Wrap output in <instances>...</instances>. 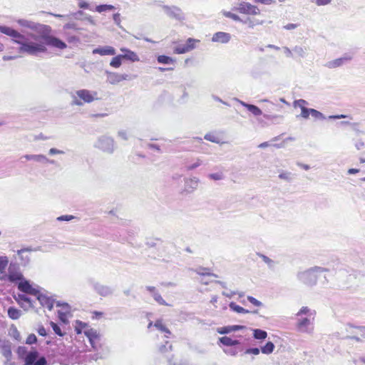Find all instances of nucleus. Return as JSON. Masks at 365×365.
Listing matches in <instances>:
<instances>
[{
	"label": "nucleus",
	"instance_id": "29",
	"mask_svg": "<svg viewBox=\"0 0 365 365\" xmlns=\"http://www.w3.org/2000/svg\"><path fill=\"white\" fill-rule=\"evenodd\" d=\"M241 23H242L244 24H247L249 28L253 29L257 25L263 24L264 21L255 20V19L248 17V18H246L245 20L242 19Z\"/></svg>",
	"mask_w": 365,
	"mask_h": 365
},
{
	"label": "nucleus",
	"instance_id": "58",
	"mask_svg": "<svg viewBox=\"0 0 365 365\" xmlns=\"http://www.w3.org/2000/svg\"><path fill=\"white\" fill-rule=\"evenodd\" d=\"M230 326L223 327L217 329V332L220 334H229L232 332L231 330H230Z\"/></svg>",
	"mask_w": 365,
	"mask_h": 365
},
{
	"label": "nucleus",
	"instance_id": "39",
	"mask_svg": "<svg viewBox=\"0 0 365 365\" xmlns=\"http://www.w3.org/2000/svg\"><path fill=\"white\" fill-rule=\"evenodd\" d=\"M293 51L298 56L301 58H304L306 56L307 49L306 48L302 47L300 46H296L293 48Z\"/></svg>",
	"mask_w": 365,
	"mask_h": 365
},
{
	"label": "nucleus",
	"instance_id": "63",
	"mask_svg": "<svg viewBox=\"0 0 365 365\" xmlns=\"http://www.w3.org/2000/svg\"><path fill=\"white\" fill-rule=\"evenodd\" d=\"M113 21L114 23L118 26H120V15L119 13H116V14H114L113 15Z\"/></svg>",
	"mask_w": 365,
	"mask_h": 365
},
{
	"label": "nucleus",
	"instance_id": "61",
	"mask_svg": "<svg viewBox=\"0 0 365 365\" xmlns=\"http://www.w3.org/2000/svg\"><path fill=\"white\" fill-rule=\"evenodd\" d=\"M74 216L73 215H61V216H59L57 217V220L58 221H70L73 219H74Z\"/></svg>",
	"mask_w": 365,
	"mask_h": 365
},
{
	"label": "nucleus",
	"instance_id": "44",
	"mask_svg": "<svg viewBox=\"0 0 365 365\" xmlns=\"http://www.w3.org/2000/svg\"><path fill=\"white\" fill-rule=\"evenodd\" d=\"M8 264V259L6 257H0V274L4 272L6 267Z\"/></svg>",
	"mask_w": 365,
	"mask_h": 365
},
{
	"label": "nucleus",
	"instance_id": "4",
	"mask_svg": "<svg viewBox=\"0 0 365 365\" xmlns=\"http://www.w3.org/2000/svg\"><path fill=\"white\" fill-rule=\"evenodd\" d=\"M329 271L327 268L315 266L307 270L298 272L297 278L304 284L312 287L317 284L318 274Z\"/></svg>",
	"mask_w": 365,
	"mask_h": 365
},
{
	"label": "nucleus",
	"instance_id": "53",
	"mask_svg": "<svg viewBox=\"0 0 365 365\" xmlns=\"http://www.w3.org/2000/svg\"><path fill=\"white\" fill-rule=\"evenodd\" d=\"M261 349L255 347V348H248L247 349L244 354H252V355H258L260 353Z\"/></svg>",
	"mask_w": 365,
	"mask_h": 365
},
{
	"label": "nucleus",
	"instance_id": "57",
	"mask_svg": "<svg viewBox=\"0 0 365 365\" xmlns=\"http://www.w3.org/2000/svg\"><path fill=\"white\" fill-rule=\"evenodd\" d=\"M247 300L256 307H260L262 305V303L260 301L257 300L253 297L248 296Z\"/></svg>",
	"mask_w": 365,
	"mask_h": 365
},
{
	"label": "nucleus",
	"instance_id": "23",
	"mask_svg": "<svg viewBox=\"0 0 365 365\" xmlns=\"http://www.w3.org/2000/svg\"><path fill=\"white\" fill-rule=\"evenodd\" d=\"M2 354L6 358L7 360H9L11 356V343L9 341H4L1 345Z\"/></svg>",
	"mask_w": 365,
	"mask_h": 365
},
{
	"label": "nucleus",
	"instance_id": "27",
	"mask_svg": "<svg viewBox=\"0 0 365 365\" xmlns=\"http://www.w3.org/2000/svg\"><path fill=\"white\" fill-rule=\"evenodd\" d=\"M242 104L255 116H259L262 113L261 109L255 105L249 104L247 103H242Z\"/></svg>",
	"mask_w": 365,
	"mask_h": 365
},
{
	"label": "nucleus",
	"instance_id": "52",
	"mask_svg": "<svg viewBox=\"0 0 365 365\" xmlns=\"http://www.w3.org/2000/svg\"><path fill=\"white\" fill-rule=\"evenodd\" d=\"M51 326L53 331L55 332V334H56L57 335H58L60 336H63L64 334L62 332L60 327L57 324L51 322Z\"/></svg>",
	"mask_w": 365,
	"mask_h": 365
},
{
	"label": "nucleus",
	"instance_id": "18",
	"mask_svg": "<svg viewBox=\"0 0 365 365\" xmlns=\"http://www.w3.org/2000/svg\"><path fill=\"white\" fill-rule=\"evenodd\" d=\"M93 54H99L101 56H113L116 53L115 49L110 46L98 47L93 50Z\"/></svg>",
	"mask_w": 365,
	"mask_h": 365
},
{
	"label": "nucleus",
	"instance_id": "14",
	"mask_svg": "<svg viewBox=\"0 0 365 365\" xmlns=\"http://www.w3.org/2000/svg\"><path fill=\"white\" fill-rule=\"evenodd\" d=\"M95 291L102 297H108L113 293V289L109 286L101 284L98 282L93 284Z\"/></svg>",
	"mask_w": 365,
	"mask_h": 365
},
{
	"label": "nucleus",
	"instance_id": "7",
	"mask_svg": "<svg viewBox=\"0 0 365 365\" xmlns=\"http://www.w3.org/2000/svg\"><path fill=\"white\" fill-rule=\"evenodd\" d=\"M94 146L102 151L113 153L115 150L114 140L108 136L103 135L98 138Z\"/></svg>",
	"mask_w": 365,
	"mask_h": 365
},
{
	"label": "nucleus",
	"instance_id": "25",
	"mask_svg": "<svg viewBox=\"0 0 365 365\" xmlns=\"http://www.w3.org/2000/svg\"><path fill=\"white\" fill-rule=\"evenodd\" d=\"M32 250H33L31 248L27 247V248H24V249H21V250H19L17 251V255L19 256L21 259L23 261L22 264H24V265L27 264L30 261L29 257L27 255H24V254L26 252H31Z\"/></svg>",
	"mask_w": 365,
	"mask_h": 365
},
{
	"label": "nucleus",
	"instance_id": "46",
	"mask_svg": "<svg viewBox=\"0 0 365 365\" xmlns=\"http://www.w3.org/2000/svg\"><path fill=\"white\" fill-rule=\"evenodd\" d=\"M68 29H73L74 31H79L81 30V28L78 27L77 24L71 21L66 24L63 26V30H68Z\"/></svg>",
	"mask_w": 365,
	"mask_h": 365
},
{
	"label": "nucleus",
	"instance_id": "15",
	"mask_svg": "<svg viewBox=\"0 0 365 365\" xmlns=\"http://www.w3.org/2000/svg\"><path fill=\"white\" fill-rule=\"evenodd\" d=\"M231 39V35L229 33L218 31L213 34L212 37V42L227 43Z\"/></svg>",
	"mask_w": 365,
	"mask_h": 365
},
{
	"label": "nucleus",
	"instance_id": "59",
	"mask_svg": "<svg viewBox=\"0 0 365 365\" xmlns=\"http://www.w3.org/2000/svg\"><path fill=\"white\" fill-rule=\"evenodd\" d=\"M70 17L73 16L76 20H82L83 19L81 18L83 15H84V12L83 11H78L75 13H71L69 14Z\"/></svg>",
	"mask_w": 365,
	"mask_h": 365
},
{
	"label": "nucleus",
	"instance_id": "48",
	"mask_svg": "<svg viewBox=\"0 0 365 365\" xmlns=\"http://www.w3.org/2000/svg\"><path fill=\"white\" fill-rule=\"evenodd\" d=\"M292 174L290 172H283L279 175V178L282 180H284L287 182H290L292 180Z\"/></svg>",
	"mask_w": 365,
	"mask_h": 365
},
{
	"label": "nucleus",
	"instance_id": "47",
	"mask_svg": "<svg viewBox=\"0 0 365 365\" xmlns=\"http://www.w3.org/2000/svg\"><path fill=\"white\" fill-rule=\"evenodd\" d=\"M262 74H264V72L257 68H253L251 71L252 77L255 79L259 78Z\"/></svg>",
	"mask_w": 365,
	"mask_h": 365
},
{
	"label": "nucleus",
	"instance_id": "30",
	"mask_svg": "<svg viewBox=\"0 0 365 365\" xmlns=\"http://www.w3.org/2000/svg\"><path fill=\"white\" fill-rule=\"evenodd\" d=\"M253 331V337L255 339L263 340L265 339L267 336V333L266 331L260 329H254Z\"/></svg>",
	"mask_w": 365,
	"mask_h": 365
},
{
	"label": "nucleus",
	"instance_id": "2",
	"mask_svg": "<svg viewBox=\"0 0 365 365\" xmlns=\"http://www.w3.org/2000/svg\"><path fill=\"white\" fill-rule=\"evenodd\" d=\"M19 26L22 28L28 29L34 33L24 34L29 41L39 42L46 31L48 30L49 26L42 24L27 19H18L15 21Z\"/></svg>",
	"mask_w": 365,
	"mask_h": 365
},
{
	"label": "nucleus",
	"instance_id": "1",
	"mask_svg": "<svg viewBox=\"0 0 365 365\" xmlns=\"http://www.w3.org/2000/svg\"><path fill=\"white\" fill-rule=\"evenodd\" d=\"M0 32L10 36L12 41L19 44V52L31 56H36L39 53H44L46 48L43 44L29 41L23 34L6 26H0Z\"/></svg>",
	"mask_w": 365,
	"mask_h": 365
},
{
	"label": "nucleus",
	"instance_id": "16",
	"mask_svg": "<svg viewBox=\"0 0 365 365\" xmlns=\"http://www.w3.org/2000/svg\"><path fill=\"white\" fill-rule=\"evenodd\" d=\"M351 58H351V56H346H346H344L343 57L334 59L333 61H328L325 64V66L329 68H337V67H339V66H342L346 62H347L349 61H351Z\"/></svg>",
	"mask_w": 365,
	"mask_h": 365
},
{
	"label": "nucleus",
	"instance_id": "36",
	"mask_svg": "<svg viewBox=\"0 0 365 365\" xmlns=\"http://www.w3.org/2000/svg\"><path fill=\"white\" fill-rule=\"evenodd\" d=\"M123 56L118 55L112 58L110 65L114 68H119L122 64Z\"/></svg>",
	"mask_w": 365,
	"mask_h": 365
},
{
	"label": "nucleus",
	"instance_id": "19",
	"mask_svg": "<svg viewBox=\"0 0 365 365\" xmlns=\"http://www.w3.org/2000/svg\"><path fill=\"white\" fill-rule=\"evenodd\" d=\"M120 51L123 53V54H120L123 56V59H126L130 61L131 62H136L140 61L138 56L134 51L125 48H121Z\"/></svg>",
	"mask_w": 365,
	"mask_h": 365
},
{
	"label": "nucleus",
	"instance_id": "11",
	"mask_svg": "<svg viewBox=\"0 0 365 365\" xmlns=\"http://www.w3.org/2000/svg\"><path fill=\"white\" fill-rule=\"evenodd\" d=\"M200 41L195 38H189L185 43L178 45L174 48V53L177 54H182L193 50L196 46L195 43Z\"/></svg>",
	"mask_w": 365,
	"mask_h": 365
},
{
	"label": "nucleus",
	"instance_id": "41",
	"mask_svg": "<svg viewBox=\"0 0 365 365\" xmlns=\"http://www.w3.org/2000/svg\"><path fill=\"white\" fill-rule=\"evenodd\" d=\"M222 13L224 16H225L227 18H230L235 21L241 22V21H242V19L238 15L233 14L230 11H222Z\"/></svg>",
	"mask_w": 365,
	"mask_h": 365
},
{
	"label": "nucleus",
	"instance_id": "50",
	"mask_svg": "<svg viewBox=\"0 0 365 365\" xmlns=\"http://www.w3.org/2000/svg\"><path fill=\"white\" fill-rule=\"evenodd\" d=\"M311 112V115L316 118V119H325V117L324 115L319 111L315 110V109H312L309 110Z\"/></svg>",
	"mask_w": 365,
	"mask_h": 365
},
{
	"label": "nucleus",
	"instance_id": "3",
	"mask_svg": "<svg viewBox=\"0 0 365 365\" xmlns=\"http://www.w3.org/2000/svg\"><path fill=\"white\" fill-rule=\"evenodd\" d=\"M17 354L24 360L23 365H48L47 359L43 356H40L35 349L28 351L26 346H20L17 349Z\"/></svg>",
	"mask_w": 365,
	"mask_h": 365
},
{
	"label": "nucleus",
	"instance_id": "31",
	"mask_svg": "<svg viewBox=\"0 0 365 365\" xmlns=\"http://www.w3.org/2000/svg\"><path fill=\"white\" fill-rule=\"evenodd\" d=\"M274 344L272 341H268L261 347V351L264 354H270L274 351Z\"/></svg>",
	"mask_w": 365,
	"mask_h": 365
},
{
	"label": "nucleus",
	"instance_id": "51",
	"mask_svg": "<svg viewBox=\"0 0 365 365\" xmlns=\"http://www.w3.org/2000/svg\"><path fill=\"white\" fill-rule=\"evenodd\" d=\"M86 326V324L84 322H82L81 321L77 320L76 321V326L75 327L76 332L79 334H81L82 329L85 328Z\"/></svg>",
	"mask_w": 365,
	"mask_h": 365
},
{
	"label": "nucleus",
	"instance_id": "40",
	"mask_svg": "<svg viewBox=\"0 0 365 365\" xmlns=\"http://www.w3.org/2000/svg\"><path fill=\"white\" fill-rule=\"evenodd\" d=\"M259 257L263 260V262L267 264L269 268L273 269L275 267L276 262L274 260L269 258L267 256L263 254H260Z\"/></svg>",
	"mask_w": 365,
	"mask_h": 365
},
{
	"label": "nucleus",
	"instance_id": "20",
	"mask_svg": "<svg viewBox=\"0 0 365 365\" xmlns=\"http://www.w3.org/2000/svg\"><path fill=\"white\" fill-rule=\"evenodd\" d=\"M130 79V76L128 74H118V73H110L108 76V80L111 83H118L123 80Z\"/></svg>",
	"mask_w": 365,
	"mask_h": 365
},
{
	"label": "nucleus",
	"instance_id": "26",
	"mask_svg": "<svg viewBox=\"0 0 365 365\" xmlns=\"http://www.w3.org/2000/svg\"><path fill=\"white\" fill-rule=\"evenodd\" d=\"M63 308H66V312L63 311H58V318L64 324H67L68 319H67V314H69L71 307L67 303H64L63 305Z\"/></svg>",
	"mask_w": 365,
	"mask_h": 365
},
{
	"label": "nucleus",
	"instance_id": "60",
	"mask_svg": "<svg viewBox=\"0 0 365 365\" xmlns=\"http://www.w3.org/2000/svg\"><path fill=\"white\" fill-rule=\"evenodd\" d=\"M78 6L79 8L81 9H90V10H92L90 7H89V4L83 0H78Z\"/></svg>",
	"mask_w": 365,
	"mask_h": 365
},
{
	"label": "nucleus",
	"instance_id": "12",
	"mask_svg": "<svg viewBox=\"0 0 365 365\" xmlns=\"http://www.w3.org/2000/svg\"><path fill=\"white\" fill-rule=\"evenodd\" d=\"M18 289L24 293L29 294L34 296L37 295L38 293V290L33 287L32 285L30 284L29 281L25 279L19 282L18 284Z\"/></svg>",
	"mask_w": 365,
	"mask_h": 365
},
{
	"label": "nucleus",
	"instance_id": "28",
	"mask_svg": "<svg viewBox=\"0 0 365 365\" xmlns=\"http://www.w3.org/2000/svg\"><path fill=\"white\" fill-rule=\"evenodd\" d=\"M7 312H8V316L11 319H14V320L19 319L20 317L21 316V312L19 309H18L15 307H10L8 309Z\"/></svg>",
	"mask_w": 365,
	"mask_h": 365
},
{
	"label": "nucleus",
	"instance_id": "64",
	"mask_svg": "<svg viewBox=\"0 0 365 365\" xmlns=\"http://www.w3.org/2000/svg\"><path fill=\"white\" fill-rule=\"evenodd\" d=\"M118 136L124 140H127L128 139L127 132L123 130H120L118 132Z\"/></svg>",
	"mask_w": 365,
	"mask_h": 365
},
{
	"label": "nucleus",
	"instance_id": "42",
	"mask_svg": "<svg viewBox=\"0 0 365 365\" xmlns=\"http://www.w3.org/2000/svg\"><path fill=\"white\" fill-rule=\"evenodd\" d=\"M204 138L208 141L212 142V143H220L219 138L214 133H207L205 135Z\"/></svg>",
	"mask_w": 365,
	"mask_h": 365
},
{
	"label": "nucleus",
	"instance_id": "49",
	"mask_svg": "<svg viewBox=\"0 0 365 365\" xmlns=\"http://www.w3.org/2000/svg\"><path fill=\"white\" fill-rule=\"evenodd\" d=\"M33 160L38 163H45L48 160V158L44 155H33Z\"/></svg>",
	"mask_w": 365,
	"mask_h": 365
},
{
	"label": "nucleus",
	"instance_id": "45",
	"mask_svg": "<svg viewBox=\"0 0 365 365\" xmlns=\"http://www.w3.org/2000/svg\"><path fill=\"white\" fill-rule=\"evenodd\" d=\"M10 336H12L14 339H15L17 341L21 340V334L20 332L18 331L16 327H13L10 329Z\"/></svg>",
	"mask_w": 365,
	"mask_h": 365
},
{
	"label": "nucleus",
	"instance_id": "13",
	"mask_svg": "<svg viewBox=\"0 0 365 365\" xmlns=\"http://www.w3.org/2000/svg\"><path fill=\"white\" fill-rule=\"evenodd\" d=\"M15 300L26 311L34 307L31 299L24 294H18Z\"/></svg>",
	"mask_w": 365,
	"mask_h": 365
},
{
	"label": "nucleus",
	"instance_id": "9",
	"mask_svg": "<svg viewBox=\"0 0 365 365\" xmlns=\"http://www.w3.org/2000/svg\"><path fill=\"white\" fill-rule=\"evenodd\" d=\"M233 10L247 15H257L260 13L257 6L245 1L240 2Z\"/></svg>",
	"mask_w": 365,
	"mask_h": 365
},
{
	"label": "nucleus",
	"instance_id": "17",
	"mask_svg": "<svg viewBox=\"0 0 365 365\" xmlns=\"http://www.w3.org/2000/svg\"><path fill=\"white\" fill-rule=\"evenodd\" d=\"M37 299L41 306L46 307L48 310H51L53 307L54 300L45 294L38 293Z\"/></svg>",
	"mask_w": 365,
	"mask_h": 365
},
{
	"label": "nucleus",
	"instance_id": "32",
	"mask_svg": "<svg viewBox=\"0 0 365 365\" xmlns=\"http://www.w3.org/2000/svg\"><path fill=\"white\" fill-rule=\"evenodd\" d=\"M229 307L230 308L231 310H232L233 312H237V313H242V314L250 313L249 310L244 309L243 307L237 305L236 303H235L233 302L230 303Z\"/></svg>",
	"mask_w": 365,
	"mask_h": 365
},
{
	"label": "nucleus",
	"instance_id": "54",
	"mask_svg": "<svg viewBox=\"0 0 365 365\" xmlns=\"http://www.w3.org/2000/svg\"><path fill=\"white\" fill-rule=\"evenodd\" d=\"M221 344L224 346H232V339L228 336H222L219 339Z\"/></svg>",
	"mask_w": 365,
	"mask_h": 365
},
{
	"label": "nucleus",
	"instance_id": "34",
	"mask_svg": "<svg viewBox=\"0 0 365 365\" xmlns=\"http://www.w3.org/2000/svg\"><path fill=\"white\" fill-rule=\"evenodd\" d=\"M115 7L110 4H101L96 7L95 11L98 13H102L106 11H113Z\"/></svg>",
	"mask_w": 365,
	"mask_h": 365
},
{
	"label": "nucleus",
	"instance_id": "8",
	"mask_svg": "<svg viewBox=\"0 0 365 365\" xmlns=\"http://www.w3.org/2000/svg\"><path fill=\"white\" fill-rule=\"evenodd\" d=\"M162 9L165 14L170 19H175L179 21L185 20V14L180 8L176 6L163 5Z\"/></svg>",
	"mask_w": 365,
	"mask_h": 365
},
{
	"label": "nucleus",
	"instance_id": "35",
	"mask_svg": "<svg viewBox=\"0 0 365 365\" xmlns=\"http://www.w3.org/2000/svg\"><path fill=\"white\" fill-rule=\"evenodd\" d=\"M299 105L302 107L301 116L304 118H308L309 115H311V112L309 111L312 108H307L302 106V104L305 103V101L300 100L298 101Z\"/></svg>",
	"mask_w": 365,
	"mask_h": 365
},
{
	"label": "nucleus",
	"instance_id": "22",
	"mask_svg": "<svg viewBox=\"0 0 365 365\" xmlns=\"http://www.w3.org/2000/svg\"><path fill=\"white\" fill-rule=\"evenodd\" d=\"M84 334L88 339L91 346L94 348L95 340L98 338V334L96 330H95L93 329H88L84 331Z\"/></svg>",
	"mask_w": 365,
	"mask_h": 365
},
{
	"label": "nucleus",
	"instance_id": "5",
	"mask_svg": "<svg viewBox=\"0 0 365 365\" xmlns=\"http://www.w3.org/2000/svg\"><path fill=\"white\" fill-rule=\"evenodd\" d=\"M51 32V28L49 26L48 30L46 31L44 35L42 36L41 39L38 42L43 45V46L46 48V46H49L51 47H54L58 49H64L67 47L66 43L61 40L60 38L50 35ZM46 50L44 51L46 52Z\"/></svg>",
	"mask_w": 365,
	"mask_h": 365
},
{
	"label": "nucleus",
	"instance_id": "55",
	"mask_svg": "<svg viewBox=\"0 0 365 365\" xmlns=\"http://www.w3.org/2000/svg\"><path fill=\"white\" fill-rule=\"evenodd\" d=\"M36 342H37V337L36 336V335L34 334H29L26 341V343L27 344H30V345L36 344Z\"/></svg>",
	"mask_w": 365,
	"mask_h": 365
},
{
	"label": "nucleus",
	"instance_id": "6",
	"mask_svg": "<svg viewBox=\"0 0 365 365\" xmlns=\"http://www.w3.org/2000/svg\"><path fill=\"white\" fill-rule=\"evenodd\" d=\"M314 318L297 317L296 328L298 331L311 334L314 331Z\"/></svg>",
	"mask_w": 365,
	"mask_h": 365
},
{
	"label": "nucleus",
	"instance_id": "33",
	"mask_svg": "<svg viewBox=\"0 0 365 365\" xmlns=\"http://www.w3.org/2000/svg\"><path fill=\"white\" fill-rule=\"evenodd\" d=\"M194 271L200 276H212L215 277H217L215 274L210 272L209 269L206 267H200L195 269Z\"/></svg>",
	"mask_w": 365,
	"mask_h": 365
},
{
	"label": "nucleus",
	"instance_id": "24",
	"mask_svg": "<svg viewBox=\"0 0 365 365\" xmlns=\"http://www.w3.org/2000/svg\"><path fill=\"white\" fill-rule=\"evenodd\" d=\"M154 327L159 331L165 333V337L169 338L171 335L170 331L163 324L162 319H158L154 323Z\"/></svg>",
	"mask_w": 365,
	"mask_h": 365
},
{
	"label": "nucleus",
	"instance_id": "43",
	"mask_svg": "<svg viewBox=\"0 0 365 365\" xmlns=\"http://www.w3.org/2000/svg\"><path fill=\"white\" fill-rule=\"evenodd\" d=\"M153 299L160 305L168 306L169 304L163 299L161 295L157 292L153 295Z\"/></svg>",
	"mask_w": 365,
	"mask_h": 365
},
{
	"label": "nucleus",
	"instance_id": "62",
	"mask_svg": "<svg viewBox=\"0 0 365 365\" xmlns=\"http://www.w3.org/2000/svg\"><path fill=\"white\" fill-rule=\"evenodd\" d=\"M48 154L50 155H58V154H64V151H63L61 150H58L55 148H52L48 150Z\"/></svg>",
	"mask_w": 365,
	"mask_h": 365
},
{
	"label": "nucleus",
	"instance_id": "37",
	"mask_svg": "<svg viewBox=\"0 0 365 365\" xmlns=\"http://www.w3.org/2000/svg\"><path fill=\"white\" fill-rule=\"evenodd\" d=\"M158 62L163 64H170L174 62L173 59L165 55H160L158 56Z\"/></svg>",
	"mask_w": 365,
	"mask_h": 365
},
{
	"label": "nucleus",
	"instance_id": "21",
	"mask_svg": "<svg viewBox=\"0 0 365 365\" xmlns=\"http://www.w3.org/2000/svg\"><path fill=\"white\" fill-rule=\"evenodd\" d=\"M316 312L314 310H311L307 307H302L299 312L297 313L296 316L297 317H303V315H306L305 317H311L314 318Z\"/></svg>",
	"mask_w": 365,
	"mask_h": 365
},
{
	"label": "nucleus",
	"instance_id": "38",
	"mask_svg": "<svg viewBox=\"0 0 365 365\" xmlns=\"http://www.w3.org/2000/svg\"><path fill=\"white\" fill-rule=\"evenodd\" d=\"M8 279L10 282H14L18 280H20L21 282L22 279H24V277L21 273L10 272L8 275Z\"/></svg>",
	"mask_w": 365,
	"mask_h": 365
},
{
	"label": "nucleus",
	"instance_id": "56",
	"mask_svg": "<svg viewBox=\"0 0 365 365\" xmlns=\"http://www.w3.org/2000/svg\"><path fill=\"white\" fill-rule=\"evenodd\" d=\"M202 164V161L200 159H197L196 162L192 164H190L186 167L187 170H192L197 168H198Z\"/></svg>",
	"mask_w": 365,
	"mask_h": 365
},
{
	"label": "nucleus",
	"instance_id": "10",
	"mask_svg": "<svg viewBox=\"0 0 365 365\" xmlns=\"http://www.w3.org/2000/svg\"><path fill=\"white\" fill-rule=\"evenodd\" d=\"M78 96H74L72 101L73 105L81 106L83 103H90L96 99H100L101 97L97 96L98 93H76Z\"/></svg>",
	"mask_w": 365,
	"mask_h": 365
}]
</instances>
